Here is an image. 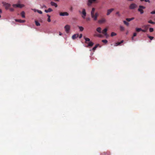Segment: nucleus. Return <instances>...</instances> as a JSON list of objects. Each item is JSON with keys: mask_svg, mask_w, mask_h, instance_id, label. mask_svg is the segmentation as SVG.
Wrapping results in <instances>:
<instances>
[{"mask_svg": "<svg viewBox=\"0 0 155 155\" xmlns=\"http://www.w3.org/2000/svg\"><path fill=\"white\" fill-rule=\"evenodd\" d=\"M37 12L38 13H39V14H42V12L40 10H37Z\"/></svg>", "mask_w": 155, "mask_h": 155, "instance_id": "nucleus-34", "label": "nucleus"}, {"mask_svg": "<svg viewBox=\"0 0 155 155\" xmlns=\"http://www.w3.org/2000/svg\"><path fill=\"white\" fill-rule=\"evenodd\" d=\"M136 35H137V33H136L135 32L133 34V36L134 37H135L136 36Z\"/></svg>", "mask_w": 155, "mask_h": 155, "instance_id": "nucleus-37", "label": "nucleus"}, {"mask_svg": "<svg viewBox=\"0 0 155 155\" xmlns=\"http://www.w3.org/2000/svg\"><path fill=\"white\" fill-rule=\"evenodd\" d=\"M140 1L141 2H142L144 1L145 2H148L149 3L150 2V1L149 0H140Z\"/></svg>", "mask_w": 155, "mask_h": 155, "instance_id": "nucleus-33", "label": "nucleus"}, {"mask_svg": "<svg viewBox=\"0 0 155 155\" xmlns=\"http://www.w3.org/2000/svg\"><path fill=\"white\" fill-rule=\"evenodd\" d=\"M101 28L99 27L97 28L96 29L97 31L99 33H101Z\"/></svg>", "mask_w": 155, "mask_h": 155, "instance_id": "nucleus-21", "label": "nucleus"}, {"mask_svg": "<svg viewBox=\"0 0 155 155\" xmlns=\"http://www.w3.org/2000/svg\"><path fill=\"white\" fill-rule=\"evenodd\" d=\"M54 0L56 1H59V0Z\"/></svg>", "mask_w": 155, "mask_h": 155, "instance_id": "nucleus-49", "label": "nucleus"}, {"mask_svg": "<svg viewBox=\"0 0 155 155\" xmlns=\"http://www.w3.org/2000/svg\"><path fill=\"white\" fill-rule=\"evenodd\" d=\"M137 7V5L135 3H132L129 6V8L130 9H133L136 8Z\"/></svg>", "mask_w": 155, "mask_h": 155, "instance_id": "nucleus-6", "label": "nucleus"}, {"mask_svg": "<svg viewBox=\"0 0 155 155\" xmlns=\"http://www.w3.org/2000/svg\"><path fill=\"white\" fill-rule=\"evenodd\" d=\"M135 30L137 32H139L140 31H142V29L140 28H136Z\"/></svg>", "mask_w": 155, "mask_h": 155, "instance_id": "nucleus-22", "label": "nucleus"}, {"mask_svg": "<svg viewBox=\"0 0 155 155\" xmlns=\"http://www.w3.org/2000/svg\"><path fill=\"white\" fill-rule=\"evenodd\" d=\"M150 13L151 14H155V10L154 11L151 12Z\"/></svg>", "mask_w": 155, "mask_h": 155, "instance_id": "nucleus-38", "label": "nucleus"}, {"mask_svg": "<svg viewBox=\"0 0 155 155\" xmlns=\"http://www.w3.org/2000/svg\"><path fill=\"white\" fill-rule=\"evenodd\" d=\"M148 25L147 27H148V28L150 26V25Z\"/></svg>", "mask_w": 155, "mask_h": 155, "instance_id": "nucleus-46", "label": "nucleus"}, {"mask_svg": "<svg viewBox=\"0 0 155 155\" xmlns=\"http://www.w3.org/2000/svg\"><path fill=\"white\" fill-rule=\"evenodd\" d=\"M147 37L151 40H152L153 38V37L149 36L148 35H147Z\"/></svg>", "mask_w": 155, "mask_h": 155, "instance_id": "nucleus-32", "label": "nucleus"}, {"mask_svg": "<svg viewBox=\"0 0 155 155\" xmlns=\"http://www.w3.org/2000/svg\"><path fill=\"white\" fill-rule=\"evenodd\" d=\"M33 10L34 11V12H37V10H36V9H33Z\"/></svg>", "mask_w": 155, "mask_h": 155, "instance_id": "nucleus-42", "label": "nucleus"}, {"mask_svg": "<svg viewBox=\"0 0 155 155\" xmlns=\"http://www.w3.org/2000/svg\"><path fill=\"white\" fill-rule=\"evenodd\" d=\"M107 28H105L101 32L104 35H107Z\"/></svg>", "mask_w": 155, "mask_h": 155, "instance_id": "nucleus-13", "label": "nucleus"}, {"mask_svg": "<svg viewBox=\"0 0 155 155\" xmlns=\"http://www.w3.org/2000/svg\"><path fill=\"white\" fill-rule=\"evenodd\" d=\"M114 8H111L109 9H108L107 10V15H109L114 10Z\"/></svg>", "mask_w": 155, "mask_h": 155, "instance_id": "nucleus-10", "label": "nucleus"}, {"mask_svg": "<svg viewBox=\"0 0 155 155\" xmlns=\"http://www.w3.org/2000/svg\"><path fill=\"white\" fill-rule=\"evenodd\" d=\"M62 35V34L61 33V32H59V35Z\"/></svg>", "mask_w": 155, "mask_h": 155, "instance_id": "nucleus-43", "label": "nucleus"}, {"mask_svg": "<svg viewBox=\"0 0 155 155\" xmlns=\"http://www.w3.org/2000/svg\"><path fill=\"white\" fill-rule=\"evenodd\" d=\"M15 21L17 22H19L20 23H23L25 22V20H22L21 19H15Z\"/></svg>", "mask_w": 155, "mask_h": 155, "instance_id": "nucleus-15", "label": "nucleus"}, {"mask_svg": "<svg viewBox=\"0 0 155 155\" xmlns=\"http://www.w3.org/2000/svg\"><path fill=\"white\" fill-rule=\"evenodd\" d=\"M51 4L52 6H54L55 7H57L58 6L57 4L53 2H51Z\"/></svg>", "mask_w": 155, "mask_h": 155, "instance_id": "nucleus-18", "label": "nucleus"}, {"mask_svg": "<svg viewBox=\"0 0 155 155\" xmlns=\"http://www.w3.org/2000/svg\"><path fill=\"white\" fill-rule=\"evenodd\" d=\"M79 28L81 31H82L84 30V28L82 27L79 26Z\"/></svg>", "mask_w": 155, "mask_h": 155, "instance_id": "nucleus-29", "label": "nucleus"}, {"mask_svg": "<svg viewBox=\"0 0 155 155\" xmlns=\"http://www.w3.org/2000/svg\"><path fill=\"white\" fill-rule=\"evenodd\" d=\"M84 39L85 40V43L87 44H88V45L86 46L87 47H92L94 45V43L91 41H90L89 43H88L87 41H90V39L87 38L85 37V36L84 37Z\"/></svg>", "mask_w": 155, "mask_h": 155, "instance_id": "nucleus-2", "label": "nucleus"}, {"mask_svg": "<svg viewBox=\"0 0 155 155\" xmlns=\"http://www.w3.org/2000/svg\"><path fill=\"white\" fill-rule=\"evenodd\" d=\"M120 29L121 31H124V28L122 26H120Z\"/></svg>", "mask_w": 155, "mask_h": 155, "instance_id": "nucleus-28", "label": "nucleus"}, {"mask_svg": "<svg viewBox=\"0 0 155 155\" xmlns=\"http://www.w3.org/2000/svg\"><path fill=\"white\" fill-rule=\"evenodd\" d=\"M147 26L148 25H144L143 27L144 28V29H142V31L143 32H146L148 29Z\"/></svg>", "mask_w": 155, "mask_h": 155, "instance_id": "nucleus-12", "label": "nucleus"}, {"mask_svg": "<svg viewBox=\"0 0 155 155\" xmlns=\"http://www.w3.org/2000/svg\"><path fill=\"white\" fill-rule=\"evenodd\" d=\"M79 36L78 34H76L73 35L72 37V39H74Z\"/></svg>", "mask_w": 155, "mask_h": 155, "instance_id": "nucleus-14", "label": "nucleus"}, {"mask_svg": "<svg viewBox=\"0 0 155 155\" xmlns=\"http://www.w3.org/2000/svg\"><path fill=\"white\" fill-rule=\"evenodd\" d=\"M69 15V14L67 12H60V16H68Z\"/></svg>", "mask_w": 155, "mask_h": 155, "instance_id": "nucleus-11", "label": "nucleus"}, {"mask_svg": "<svg viewBox=\"0 0 155 155\" xmlns=\"http://www.w3.org/2000/svg\"><path fill=\"white\" fill-rule=\"evenodd\" d=\"M35 24L37 26H39L40 25V24L39 22H38L37 21H35Z\"/></svg>", "mask_w": 155, "mask_h": 155, "instance_id": "nucleus-25", "label": "nucleus"}, {"mask_svg": "<svg viewBox=\"0 0 155 155\" xmlns=\"http://www.w3.org/2000/svg\"><path fill=\"white\" fill-rule=\"evenodd\" d=\"M148 22L150 23H151V24H155V22H153L152 21V20H149V21H148Z\"/></svg>", "mask_w": 155, "mask_h": 155, "instance_id": "nucleus-30", "label": "nucleus"}, {"mask_svg": "<svg viewBox=\"0 0 155 155\" xmlns=\"http://www.w3.org/2000/svg\"><path fill=\"white\" fill-rule=\"evenodd\" d=\"M96 0H88V5H90L93 2H95Z\"/></svg>", "mask_w": 155, "mask_h": 155, "instance_id": "nucleus-16", "label": "nucleus"}, {"mask_svg": "<svg viewBox=\"0 0 155 155\" xmlns=\"http://www.w3.org/2000/svg\"><path fill=\"white\" fill-rule=\"evenodd\" d=\"M123 40H122L120 42L116 43L115 44L114 46H116L118 45H120L121 44L123 43Z\"/></svg>", "mask_w": 155, "mask_h": 155, "instance_id": "nucleus-17", "label": "nucleus"}, {"mask_svg": "<svg viewBox=\"0 0 155 155\" xmlns=\"http://www.w3.org/2000/svg\"><path fill=\"white\" fill-rule=\"evenodd\" d=\"M87 21H89L90 20V18H86Z\"/></svg>", "mask_w": 155, "mask_h": 155, "instance_id": "nucleus-39", "label": "nucleus"}, {"mask_svg": "<svg viewBox=\"0 0 155 155\" xmlns=\"http://www.w3.org/2000/svg\"><path fill=\"white\" fill-rule=\"evenodd\" d=\"M12 6L14 7H16L20 8H21L24 6V5L21 4H13Z\"/></svg>", "mask_w": 155, "mask_h": 155, "instance_id": "nucleus-7", "label": "nucleus"}, {"mask_svg": "<svg viewBox=\"0 0 155 155\" xmlns=\"http://www.w3.org/2000/svg\"><path fill=\"white\" fill-rule=\"evenodd\" d=\"M145 8V7L142 5H140L139 6V8L138 9V11L140 12L141 14H143L144 12L143 9H144Z\"/></svg>", "mask_w": 155, "mask_h": 155, "instance_id": "nucleus-5", "label": "nucleus"}, {"mask_svg": "<svg viewBox=\"0 0 155 155\" xmlns=\"http://www.w3.org/2000/svg\"><path fill=\"white\" fill-rule=\"evenodd\" d=\"M132 40H134V37H133V36L132 37Z\"/></svg>", "mask_w": 155, "mask_h": 155, "instance_id": "nucleus-47", "label": "nucleus"}, {"mask_svg": "<svg viewBox=\"0 0 155 155\" xmlns=\"http://www.w3.org/2000/svg\"><path fill=\"white\" fill-rule=\"evenodd\" d=\"M149 31L150 32H152L153 31V29L152 28H150Z\"/></svg>", "mask_w": 155, "mask_h": 155, "instance_id": "nucleus-35", "label": "nucleus"}, {"mask_svg": "<svg viewBox=\"0 0 155 155\" xmlns=\"http://www.w3.org/2000/svg\"><path fill=\"white\" fill-rule=\"evenodd\" d=\"M119 12H116V14H119Z\"/></svg>", "mask_w": 155, "mask_h": 155, "instance_id": "nucleus-48", "label": "nucleus"}, {"mask_svg": "<svg viewBox=\"0 0 155 155\" xmlns=\"http://www.w3.org/2000/svg\"><path fill=\"white\" fill-rule=\"evenodd\" d=\"M3 5L5 6L6 9H8L11 6V5L10 4L6 3V2H2Z\"/></svg>", "mask_w": 155, "mask_h": 155, "instance_id": "nucleus-4", "label": "nucleus"}, {"mask_svg": "<svg viewBox=\"0 0 155 155\" xmlns=\"http://www.w3.org/2000/svg\"><path fill=\"white\" fill-rule=\"evenodd\" d=\"M70 28V26L69 25H66L64 27L65 31L67 33H68L69 31Z\"/></svg>", "mask_w": 155, "mask_h": 155, "instance_id": "nucleus-8", "label": "nucleus"}, {"mask_svg": "<svg viewBox=\"0 0 155 155\" xmlns=\"http://www.w3.org/2000/svg\"><path fill=\"white\" fill-rule=\"evenodd\" d=\"M79 12L80 13H81L82 14L81 17L83 19L85 18V17L86 16V10L84 8L83 9L82 12L79 10Z\"/></svg>", "mask_w": 155, "mask_h": 155, "instance_id": "nucleus-3", "label": "nucleus"}, {"mask_svg": "<svg viewBox=\"0 0 155 155\" xmlns=\"http://www.w3.org/2000/svg\"><path fill=\"white\" fill-rule=\"evenodd\" d=\"M52 11H53V10L51 8H49L47 10H45V12L46 13H48V12H51Z\"/></svg>", "mask_w": 155, "mask_h": 155, "instance_id": "nucleus-19", "label": "nucleus"}, {"mask_svg": "<svg viewBox=\"0 0 155 155\" xmlns=\"http://www.w3.org/2000/svg\"><path fill=\"white\" fill-rule=\"evenodd\" d=\"M2 10L1 9H0V13H2Z\"/></svg>", "mask_w": 155, "mask_h": 155, "instance_id": "nucleus-45", "label": "nucleus"}, {"mask_svg": "<svg viewBox=\"0 0 155 155\" xmlns=\"http://www.w3.org/2000/svg\"><path fill=\"white\" fill-rule=\"evenodd\" d=\"M102 41L103 43H107V40H106V39L102 40Z\"/></svg>", "mask_w": 155, "mask_h": 155, "instance_id": "nucleus-31", "label": "nucleus"}, {"mask_svg": "<svg viewBox=\"0 0 155 155\" xmlns=\"http://www.w3.org/2000/svg\"><path fill=\"white\" fill-rule=\"evenodd\" d=\"M131 18V21L134 20V17L132 18Z\"/></svg>", "mask_w": 155, "mask_h": 155, "instance_id": "nucleus-44", "label": "nucleus"}, {"mask_svg": "<svg viewBox=\"0 0 155 155\" xmlns=\"http://www.w3.org/2000/svg\"><path fill=\"white\" fill-rule=\"evenodd\" d=\"M10 11H12V12L13 11H14V9L13 8H10Z\"/></svg>", "mask_w": 155, "mask_h": 155, "instance_id": "nucleus-41", "label": "nucleus"}, {"mask_svg": "<svg viewBox=\"0 0 155 155\" xmlns=\"http://www.w3.org/2000/svg\"><path fill=\"white\" fill-rule=\"evenodd\" d=\"M82 34H81L79 36V38H81L82 37Z\"/></svg>", "mask_w": 155, "mask_h": 155, "instance_id": "nucleus-40", "label": "nucleus"}, {"mask_svg": "<svg viewBox=\"0 0 155 155\" xmlns=\"http://www.w3.org/2000/svg\"><path fill=\"white\" fill-rule=\"evenodd\" d=\"M47 16L48 17V18L47 20L48 21V22H50L51 21V19H50V16L48 15H47Z\"/></svg>", "mask_w": 155, "mask_h": 155, "instance_id": "nucleus-26", "label": "nucleus"}, {"mask_svg": "<svg viewBox=\"0 0 155 155\" xmlns=\"http://www.w3.org/2000/svg\"><path fill=\"white\" fill-rule=\"evenodd\" d=\"M124 23L127 26H128L129 25V23L125 21H124Z\"/></svg>", "mask_w": 155, "mask_h": 155, "instance_id": "nucleus-27", "label": "nucleus"}, {"mask_svg": "<svg viewBox=\"0 0 155 155\" xmlns=\"http://www.w3.org/2000/svg\"><path fill=\"white\" fill-rule=\"evenodd\" d=\"M99 45V44H98L96 45L92 49V50L94 51L96 50V48L98 47V46Z\"/></svg>", "mask_w": 155, "mask_h": 155, "instance_id": "nucleus-23", "label": "nucleus"}, {"mask_svg": "<svg viewBox=\"0 0 155 155\" xmlns=\"http://www.w3.org/2000/svg\"><path fill=\"white\" fill-rule=\"evenodd\" d=\"M106 21L105 18H103L98 21V22L100 24H103Z\"/></svg>", "mask_w": 155, "mask_h": 155, "instance_id": "nucleus-9", "label": "nucleus"}, {"mask_svg": "<svg viewBox=\"0 0 155 155\" xmlns=\"http://www.w3.org/2000/svg\"><path fill=\"white\" fill-rule=\"evenodd\" d=\"M117 35V34L114 32H112L111 34V37H113L114 36H115Z\"/></svg>", "mask_w": 155, "mask_h": 155, "instance_id": "nucleus-24", "label": "nucleus"}, {"mask_svg": "<svg viewBox=\"0 0 155 155\" xmlns=\"http://www.w3.org/2000/svg\"><path fill=\"white\" fill-rule=\"evenodd\" d=\"M95 8H92L91 12V18L93 19V20L96 21L97 20V18L99 15V14L97 12L95 13Z\"/></svg>", "mask_w": 155, "mask_h": 155, "instance_id": "nucleus-1", "label": "nucleus"}, {"mask_svg": "<svg viewBox=\"0 0 155 155\" xmlns=\"http://www.w3.org/2000/svg\"><path fill=\"white\" fill-rule=\"evenodd\" d=\"M126 20L128 21H131V18H127Z\"/></svg>", "mask_w": 155, "mask_h": 155, "instance_id": "nucleus-36", "label": "nucleus"}, {"mask_svg": "<svg viewBox=\"0 0 155 155\" xmlns=\"http://www.w3.org/2000/svg\"><path fill=\"white\" fill-rule=\"evenodd\" d=\"M25 12L24 11H22L21 13V17L23 18H25Z\"/></svg>", "mask_w": 155, "mask_h": 155, "instance_id": "nucleus-20", "label": "nucleus"}]
</instances>
